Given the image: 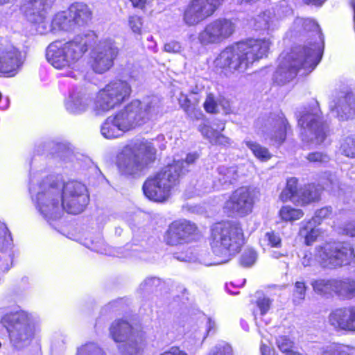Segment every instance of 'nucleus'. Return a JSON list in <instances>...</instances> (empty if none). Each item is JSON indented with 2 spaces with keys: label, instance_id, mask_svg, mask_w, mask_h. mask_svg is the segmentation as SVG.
<instances>
[{
  "label": "nucleus",
  "instance_id": "obj_50",
  "mask_svg": "<svg viewBox=\"0 0 355 355\" xmlns=\"http://www.w3.org/2000/svg\"><path fill=\"white\" fill-rule=\"evenodd\" d=\"M257 259V253L252 249L244 251L241 257V263L245 267L252 266Z\"/></svg>",
  "mask_w": 355,
  "mask_h": 355
},
{
  "label": "nucleus",
  "instance_id": "obj_6",
  "mask_svg": "<svg viewBox=\"0 0 355 355\" xmlns=\"http://www.w3.org/2000/svg\"><path fill=\"white\" fill-rule=\"evenodd\" d=\"M29 190L37 209L47 221L61 217L63 207L58 182L53 180L51 177H47L37 186L34 184V180L31 179Z\"/></svg>",
  "mask_w": 355,
  "mask_h": 355
},
{
  "label": "nucleus",
  "instance_id": "obj_9",
  "mask_svg": "<svg viewBox=\"0 0 355 355\" xmlns=\"http://www.w3.org/2000/svg\"><path fill=\"white\" fill-rule=\"evenodd\" d=\"M298 124L302 128V141L307 146H318L327 138L328 128L324 123L318 103L304 108L298 115Z\"/></svg>",
  "mask_w": 355,
  "mask_h": 355
},
{
  "label": "nucleus",
  "instance_id": "obj_29",
  "mask_svg": "<svg viewBox=\"0 0 355 355\" xmlns=\"http://www.w3.org/2000/svg\"><path fill=\"white\" fill-rule=\"evenodd\" d=\"M322 189L320 186L308 184L300 188L295 203L306 205L318 201L320 198Z\"/></svg>",
  "mask_w": 355,
  "mask_h": 355
},
{
  "label": "nucleus",
  "instance_id": "obj_5",
  "mask_svg": "<svg viewBox=\"0 0 355 355\" xmlns=\"http://www.w3.org/2000/svg\"><path fill=\"white\" fill-rule=\"evenodd\" d=\"M243 243V233L239 224L223 222L211 229L210 245L216 256L222 258L218 263L228 261L236 254Z\"/></svg>",
  "mask_w": 355,
  "mask_h": 355
},
{
  "label": "nucleus",
  "instance_id": "obj_47",
  "mask_svg": "<svg viewBox=\"0 0 355 355\" xmlns=\"http://www.w3.org/2000/svg\"><path fill=\"white\" fill-rule=\"evenodd\" d=\"M276 344L279 349L283 353H285L286 355H288L289 352L293 351L292 349L294 346V343L286 336H279L276 339Z\"/></svg>",
  "mask_w": 355,
  "mask_h": 355
},
{
  "label": "nucleus",
  "instance_id": "obj_14",
  "mask_svg": "<svg viewBox=\"0 0 355 355\" xmlns=\"http://www.w3.org/2000/svg\"><path fill=\"white\" fill-rule=\"evenodd\" d=\"M58 187L61 188L63 210L71 214L81 213L89 200L86 187L77 181L58 182Z\"/></svg>",
  "mask_w": 355,
  "mask_h": 355
},
{
  "label": "nucleus",
  "instance_id": "obj_11",
  "mask_svg": "<svg viewBox=\"0 0 355 355\" xmlns=\"http://www.w3.org/2000/svg\"><path fill=\"white\" fill-rule=\"evenodd\" d=\"M132 89L129 83L123 80H115L101 89L94 105L96 115H103L116 106L121 105L130 96Z\"/></svg>",
  "mask_w": 355,
  "mask_h": 355
},
{
  "label": "nucleus",
  "instance_id": "obj_28",
  "mask_svg": "<svg viewBox=\"0 0 355 355\" xmlns=\"http://www.w3.org/2000/svg\"><path fill=\"white\" fill-rule=\"evenodd\" d=\"M89 103V98L85 93L73 91L67 99L65 106L68 112L77 114L85 112Z\"/></svg>",
  "mask_w": 355,
  "mask_h": 355
},
{
  "label": "nucleus",
  "instance_id": "obj_64",
  "mask_svg": "<svg viewBox=\"0 0 355 355\" xmlns=\"http://www.w3.org/2000/svg\"><path fill=\"white\" fill-rule=\"evenodd\" d=\"M130 1L134 8L139 9H144L146 3V0H130Z\"/></svg>",
  "mask_w": 355,
  "mask_h": 355
},
{
  "label": "nucleus",
  "instance_id": "obj_55",
  "mask_svg": "<svg viewBox=\"0 0 355 355\" xmlns=\"http://www.w3.org/2000/svg\"><path fill=\"white\" fill-rule=\"evenodd\" d=\"M160 284V280L155 277L147 278L141 284V288L146 291H153L154 287Z\"/></svg>",
  "mask_w": 355,
  "mask_h": 355
},
{
  "label": "nucleus",
  "instance_id": "obj_57",
  "mask_svg": "<svg viewBox=\"0 0 355 355\" xmlns=\"http://www.w3.org/2000/svg\"><path fill=\"white\" fill-rule=\"evenodd\" d=\"M174 257L181 261H193L196 257L191 251L187 250L185 252H176L173 254Z\"/></svg>",
  "mask_w": 355,
  "mask_h": 355
},
{
  "label": "nucleus",
  "instance_id": "obj_36",
  "mask_svg": "<svg viewBox=\"0 0 355 355\" xmlns=\"http://www.w3.org/2000/svg\"><path fill=\"white\" fill-rule=\"evenodd\" d=\"M320 355H355V349L348 346L332 343L320 349Z\"/></svg>",
  "mask_w": 355,
  "mask_h": 355
},
{
  "label": "nucleus",
  "instance_id": "obj_60",
  "mask_svg": "<svg viewBox=\"0 0 355 355\" xmlns=\"http://www.w3.org/2000/svg\"><path fill=\"white\" fill-rule=\"evenodd\" d=\"M160 355H188V354L184 350H182L179 347L173 346Z\"/></svg>",
  "mask_w": 355,
  "mask_h": 355
},
{
  "label": "nucleus",
  "instance_id": "obj_48",
  "mask_svg": "<svg viewBox=\"0 0 355 355\" xmlns=\"http://www.w3.org/2000/svg\"><path fill=\"white\" fill-rule=\"evenodd\" d=\"M208 355H233V351L228 343L221 342L216 345Z\"/></svg>",
  "mask_w": 355,
  "mask_h": 355
},
{
  "label": "nucleus",
  "instance_id": "obj_18",
  "mask_svg": "<svg viewBox=\"0 0 355 355\" xmlns=\"http://www.w3.org/2000/svg\"><path fill=\"white\" fill-rule=\"evenodd\" d=\"M222 4V0H192L184 9V22L196 26L211 17Z\"/></svg>",
  "mask_w": 355,
  "mask_h": 355
},
{
  "label": "nucleus",
  "instance_id": "obj_38",
  "mask_svg": "<svg viewBox=\"0 0 355 355\" xmlns=\"http://www.w3.org/2000/svg\"><path fill=\"white\" fill-rule=\"evenodd\" d=\"M300 189H297V180L295 178H291L287 180L286 188L282 191L279 198L285 202L291 200L295 202L296 198L298 194Z\"/></svg>",
  "mask_w": 355,
  "mask_h": 355
},
{
  "label": "nucleus",
  "instance_id": "obj_10",
  "mask_svg": "<svg viewBox=\"0 0 355 355\" xmlns=\"http://www.w3.org/2000/svg\"><path fill=\"white\" fill-rule=\"evenodd\" d=\"M28 314L22 311L6 313L1 318V323L9 332L12 346L21 349L29 345L34 338V328L30 323Z\"/></svg>",
  "mask_w": 355,
  "mask_h": 355
},
{
  "label": "nucleus",
  "instance_id": "obj_1",
  "mask_svg": "<svg viewBox=\"0 0 355 355\" xmlns=\"http://www.w3.org/2000/svg\"><path fill=\"white\" fill-rule=\"evenodd\" d=\"M161 101L157 97L133 100L114 115L108 116L101 126L102 136L112 139L144 125L162 113Z\"/></svg>",
  "mask_w": 355,
  "mask_h": 355
},
{
  "label": "nucleus",
  "instance_id": "obj_56",
  "mask_svg": "<svg viewBox=\"0 0 355 355\" xmlns=\"http://www.w3.org/2000/svg\"><path fill=\"white\" fill-rule=\"evenodd\" d=\"M86 245L92 250L96 251L98 253H106L104 242L101 238H98L95 242L92 241L90 245L88 243H86Z\"/></svg>",
  "mask_w": 355,
  "mask_h": 355
},
{
  "label": "nucleus",
  "instance_id": "obj_32",
  "mask_svg": "<svg viewBox=\"0 0 355 355\" xmlns=\"http://www.w3.org/2000/svg\"><path fill=\"white\" fill-rule=\"evenodd\" d=\"M218 176L217 181L218 185L216 184V187H223L227 188L239 178L238 167L236 166H220L217 168Z\"/></svg>",
  "mask_w": 355,
  "mask_h": 355
},
{
  "label": "nucleus",
  "instance_id": "obj_30",
  "mask_svg": "<svg viewBox=\"0 0 355 355\" xmlns=\"http://www.w3.org/2000/svg\"><path fill=\"white\" fill-rule=\"evenodd\" d=\"M76 26L71 17L68 10L59 12L55 14L51 21V31H72Z\"/></svg>",
  "mask_w": 355,
  "mask_h": 355
},
{
  "label": "nucleus",
  "instance_id": "obj_21",
  "mask_svg": "<svg viewBox=\"0 0 355 355\" xmlns=\"http://www.w3.org/2000/svg\"><path fill=\"white\" fill-rule=\"evenodd\" d=\"M25 60L24 54L16 47L0 41V73L8 77L15 76Z\"/></svg>",
  "mask_w": 355,
  "mask_h": 355
},
{
  "label": "nucleus",
  "instance_id": "obj_24",
  "mask_svg": "<svg viewBox=\"0 0 355 355\" xmlns=\"http://www.w3.org/2000/svg\"><path fill=\"white\" fill-rule=\"evenodd\" d=\"M266 133L268 138L277 144H281L286 137L290 126L282 113L270 116L268 120Z\"/></svg>",
  "mask_w": 355,
  "mask_h": 355
},
{
  "label": "nucleus",
  "instance_id": "obj_52",
  "mask_svg": "<svg viewBox=\"0 0 355 355\" xmlns=\"http://www.w3.org/2000/svg\"><path fill=\"white\" fill-rule=\"evenodd\" d=\"M198 130L201 132L202 136L210 141H213V139H214L217 131L213 130L210 126L206 125V124H200L198 127Z\"/></svg>",
  "mask_w": 355,
  "mask_h": 355
},
{
  "label": "nucleus",
  "instance_id": "obj_53",
  "mask_svg": "<svg viewBox=\"0 0 355 355\" xmlns=\"http://www.w3.org/2000/svg\"><path fill=\"white\" fill-rule=\"evenodd\" d=\"M198 159V155L196 153L188 154L185 160H178L175 161L173 164H175L177 162H183L182 168V176L185 173L186 171H188L187 167L194 163V162Z\"/></svg>",
  "mask_w": 355,
  "mask_h": 355
},
{
  "label": "nucleus",
  "instance_id": "obj_44",
  "mask_svg": "<svg viewBox=\"0 0 355 355\" xmlns=\"http://www.w3.org/2000/svg\"><path fill=\"white\" fill-rule=\"evenodd\" d=\"M128 26L131 31L136 35L142 34L143 19L138 15H131L128 17Z\"/></svg>",
  "mask_w": 355,
  "mask_h": 355
},
{
  "label": "nucleus",
  "instance_id": "obj_7",
  "mask_svg": "<svg viewBox=\"0 0 355 355\" xmlns=\"http://www.w3.org/2000/svg\"><path fill=\"white\" fill-rule=\"evenodd\" d=\"M155 150L145 139L135 141L125 146L117 155L116 165L122 175L139 174L155 159Z\"/></svg>",
  "mask_w": 355,
  "mask_h": 355
},
{
  "label": "nucleus",
  "instance_id": "obj_54",
  "mask_svg": "<svg viewBox=\"0 0 355 355\" xmlns=\"http://www.w3.org/2000/svg\"><path fill=\"white\" fill-rule=\"evenodd\" d=\"M265 240L268 241L271 247L277 248L281 245V239L278 234L273 232H267L265 234Z\"/></svg>",
  "mask_w": 355,
  "mask_h": 355
},
{
  "label": "nucleus",
  "instance_id": "obj_25",
  "mask_svg": "<svg viewBox=\"0 0 355 355\" xmlns=\"http://www.w3.org/2000/svg\"><path fill=\"white\" fill-rule=\"evenodd\" d=\"M350 306L333 311L329 315V322L337 331L352 332Z\"/></svg>",
  "mask_w": 355,
  "mask_h": 355
},
{
  "label": "nucleus",
  "instance_id": "obj_43",
  "mask_svg": "<svg viewBox=\"0 0 355 355\" xmlns=\"http://www.w3.org/2000/svg\"><path fill=\"white\" fill-rule=\"evenodd\" d=\"M76 355H105L104 352L95 343H87L78 349Z\"/></svg>",
  "mask_w": 355,
  "mask_h": 355
},
{
  "label": "nucleus",
  "instance_id": "obj_26",
  "mask_svg": "<svg viewBox=\"0 0 355 355\" xmlns=\"http://www.w3.org/2000/svg\"><path fill=\"white\" fill-rule=\"evenodd\" d=\"M216 331V323L210 318H207L205 324L196 329H194L189 335L187 343H191V346L187 348L189 349H196L200 347L211 333Z\"/></svg>",
  "mask_w": 355,
  "mask_h": 355
},
{
  "label": "nucleus",
  "instance_id": "obj_2",
  "mask_svg": "<svg viewBox=\"0 0 355 355\" xmlns=\"http://www.w3.org/2000/svg\"><path fill=\"white\" fill-rule=\"evenodd\" d=\"M270 44L268 39L249 40L228 46L215 59V67L226 73L244 72L266 55Z\"/></svg>",
  "mask_w": 355,
  "mask_h": 355
},
{
  "label": "nucleus",
  "instance_id": "obj_40",
  "mask_svg": "<svg viewBox=\"0 0 355 355\" xmlns=\"http://www.w3.org/2000/svg\"><path fill=\"white\" fill-rule=\"evenodd\" d=\"M275 15L270 10L264 11L254 18V27L256 29L266 30L272 27Z\"/></svg>",
  "mask_w": 355,
  "mask_h": 355
},
{
  "label": "nucleus",
  "instance_id": "obj_49",
  "mask_svg": "<svg viewBox=\"0 0 355 355\" xmlns=\"http://www.w3.org/2000/svg\"><path fill=\"white\" fill-rule=\"evenodd\" d=\"M332 214L331 207H323L315 211L314 216L312 218L311 221L314 223V225H320L322 221L326 218L330 217Z\"/></svg>",
  "mask_w": 355,
  "mask_h": 355
},
{
  "label": "nucleus",
  "instance_id": "obj_33",
  "mask_svg": "<svg viewBox=\"0 0 355 355\" xmlns=\"http://www.w3.org/2000/svg\"><path fill=\"white\" fill-rule=\"evenodd\" d=\"M180 107L184 110L189 118L193 120H199L202 118V111L196 107V103H191L188 96L180 93L178 97Z\"/></svg>",
  "mask_w": 355,
  "mask_h": 355
},
{
  "label": "nucleus",
  "instance_id": "obj_46",
  "mask_svg": "<svg viewBox=\"0 0 355 355\" xmlns=\"http://www.w3.org/2000/svg\"><path fill=\"white\" fill-rule=\"evenodd\" d=\"M203 105L207 112L216 114L219 112V98H216L212 94H209Z\"/></svg>",
  "mask_w": 355,
  "mask_h": 355
},
{
  "label": "nucleus",
  "instance_id": "obj_39",
  "mask_svg": "<svg viewBox=\"0 0 355 355\" xmlns=\"http://www.w3.org/2000/svg\"><path fill=\"white\" fill-rule=\"evenodd\" d=\"M279 216L282 220L285 222L293 223L295 220H299L304 216V212L300 209H296L291 206H283L279 211Z\"/></svg>",
  "mask_w": 355,
  "mask_h": 355
},
{
  "label": "nucleus",
  "instance_id": "obj_42",
  "mask_svg": "<svg viewBox=\"0 0 355 355\" xmlns=\"http://www.w3.org/2000/svg\"><path fill=\"white\" fill-rule=\"evenodd\" d=\"M306 286L304 282H295L293 293V302L295 304H300L304 301L306 295Z\"/></svg>",
  "mask_w": 355,
  "mask_h": 355
},
{
  "label": "nucleus",
  "instance_id": "obj_27",
  "mask_svg": "<svg viewBox=\"0 0 355 355\" xmlns=\"http://www.w3.org/2000/svg\"><path fill=\"white\" fill-rule=\"evenodd\" d=\"M76 27L86 24L91 20L92 12L85 3L76 2L67 9Z\"/></svg>",
  "mask_w": 355,
  "mask_h": 355
},
{
  "label": "nucleus",
  "instance_id": "obj_13",
  "mask_svg": "<svg viewBox=\"0 0 355 355\" xmlns=\"http://www.w3.org/2000/svg\"><path fill=\"white\" fill-rule=\"evenodd\" d=\"M306 60L305 49H294L286 56L282 55L279 64L273 75V79L278 84H284L292 80L300 69L308 72L311 71L315 67L304 66Z\"/></svg>",
  "mask_w": 355,
  "mask_h": 355
},
{
  "label": "nucleus",
  "instance_id": "obj_20",
  "mask_svg": "<svg viewBox=\"0 0 355 355\" xmlns=\"http://www.w3.org/2000/svg\"><path fill=\"white\" fill-rule=\"evenodd\" d=\"M296 23L302 24L305 31L313 33V36L315 37L313 43H309V46L297 47L296 49L306 50V60L304 66L315 67L319 63L323 52V38L319 26L314 20L310 19H299Z\"/></svg>",
  "mask_w": 355,
  "mask_h": 355
},
{
  "label": "nucleus",
  "instance_id": "obj_8",
  "mask_svg": "<svg viewBox=\"0 0 355 355\" xmlns=\"http://www.w3.org/2000/svg\"><path fill=\"white\" fill-rule=\"evenodd\" d=\"M183 162L171 164L155 175L148 178L143 185L145 196L155 202H164L180 183Z\"/></svg>",
  "mask_w": 355,
  "mask_h": 355
},
{
  "label": "nucleus",
  "instance_id": "obj_35",
  "mask_svg": "<svg viewBox=\"0 0 355 355\" xmlns=\"http://www.w3.org/2000/svg\"><path fill=\"white\" fill-rule=\"evenodd\" d=\"M243 144L252 151L254 156L261 162H267L272 157L268 149L256 141L245 139Z\"/></svg>",
  "mask_w": 355,
  "mask_h": 355
},
{
  "label": "nucleus",
  "instance_id": "obj_4",
  "mask_svg": "<svg viewBox=\"0 0 355 355\" xmlns=\"http://www.w3.org/2000/svg\"><path fill=\"white\" fill-rule=\"evenodd\" d=\"M315 259L309 252H304L301 258L304 267L313 265L315 261L322 268L336 269L349 265L354 259V251L352 245L343 242H328L315 248Z\"/></svg>",
  "mask_w": 355,
  "mask_h": 355
},
{
  "label": "nucleus",
  "instance_id": "obj_63",
  "mask_svg": "<svg viewBox=\"0 0 355 355\" xmlns=\"http://www.w3.org/2000/svg\"><path fill=\"white\" fill-rule=\"evenodd\" d=\"M260 352L261 355H276L275 354V352L272 349H271L269 346L263 343H261L260 347Z\"/></svg>",
  "mask_w": 355,
  "mask_h": 355
},
{
  "label": "nucleus",
  "instance_id": "obj_62",
  "mask_svg": "<svg viewBox=\"0 0 355 355\" xmlns=\"http://www.w3.org/2000/svg\"><path fill=\"white\" fill-rule=\"evenodd\" d=\"M219 107H221L225 114L231 112V107L230 102L225 98H219Z\"/></svg>",
  "mask_w": 355,
  "mask_h": 355
},
{
  "label": "nucleus",
  "instance_id": "obj_59",
  "mask_svg": "<svg viewBox=\"0 0 355 355\" xmlns=\"http://www.w3.org/2000/svg\"><path fill=\"white\" fill-rule=\"evenodd\" d=\"M211 144L226 146L230 144L231 142L228 137H226L217 132L213 141H211Z\"/></svg>",
  "mask_w": 355,
  "mask_h": 355
},
{
  "label": "nucleus",
  "instance_id": "obj_12",
  "mask_svg": "<svg viewBox=\"0 0 355 355\" xmlns=\"http://www.w3.org/2000/svg\"><path fill=\"white\" fill-rule=\"evenodd\" d=\"M110 335L119 343V349L124 355H137L140 352L141 336L127 321H114L110 327Z\"/></svg>",
  "mask_w": 355,
  "mask_h": 355
},
{
  "label": "nucleus",
  "instance_id": "obj_3",
  "mask_svg": "<svg viewBox=\"0 0 355 355\" xmlns=\"http://www.w3.org/2000/svg\"><path fill=\"white\" fill-rule=\"evenodd\" d=\"M96 38V34L89 31L68 42L55 41L46 49V60L54 68L64 70L65 76L73 77L72 70Z\"/></svg>",
  "mask_w": 355,
  "mask_h": 355
},
{
  "label": "nucleus",
  "instance_id": "obj_37",
  "mask_svg": "<svg viewBox=\"0 0 355 355\" xmlns=\"http://www.w3.org/2000/svg\"><path fill=\"white\" fill-rule=\"evenodd\" d=\"M300 234L304 237L307 245H311L319 235L318 230L315 228L314 223L311 220H304L301 223Z\"/></svg>",
  "mask_w": 355,
  "mask_h": 355
},
{
  "label": "nucleus",
  "instance_id": "obj_51",
  "mask_svg": "<svg viewBox=\"0 0 355 355\" xmlns=\"http://www.w3.org/2000/svg\"><path fill=\"white\" fill-rule=\"evenodd\" d=\"M307 160L310 162L313 163H324L329 161V157L327 155L321 152H313L306 156Z\"/></svg>",
  "mask_w": 355,
  "mask_h": 355
},
{
  "label": "nucleus",
  "instance_id": "obj_58",
  "mask_svg": "<svg viewBox=\"0 0 355 355\" xmlns=\"http://www.w3.org/2000/svg\"><path fill=\"white\" fill-rule=\"evenodd\" d=\"M164 49L166 52L176 53L181 51L182 47L179 42L171 41L165 44Z\"/></svg>",
  "mask_w": 355,
  "mask_h": 355
},
{
  "label": "nucleus",
  "instance_id": "obj_16",
  "mask_svg": "<svg viewBox=\"0 0 355 355\" xmlns=\"http://www.w3.org/2000/svg\"><path fill=\"white\" fill-rule=\"evenodd\" d=\"M233 22L226 19H218L207 24L198 35V40L202 46L219 44L229 38L234 32Z\"/></svg>",
  "mask_w": 355,
  "mask_h": 355
},
{
  "label": "nucleus",
  "instance_id": "obj_45",
  "mask_svg": "<svg viewBox=\"0 0 355 355\" xmlns=\"http://www.w3.org/2000/svg\"><path fill=\"white\" fill-rule=\"evenodd\" d=\"M340 149L343 155L348 157H355V138L347 137L343 141Z\"/></svg>",
  "mask_w": 355,
  "mask_h": 355
},
{
  "label": "nucleus",
  "instance_id": "obj_31",
  "mask_svg": "<svg viewBox=\"0 0 355 355\" xmlns=\"http://www.w3.org/2000/svg\"><path fill=\"white\" fill-rule=\"evenodd\" d=\"M343 300H352L355 297V279L352 278H336L335 293Z\"/></svg>",
  "mask_w": 355,
  "mask_h": 355
},
{
  "label": "nucleus",
  "instance_id": "obj_15",
  "mask_svg": "<svg viewBox=\"0 0 355 355\" xmlns=\"http://www.w3.org/2000/svg\"><path fill=\"white\" fill-rule=\"evenodd\" d=\"M119 55V48L110 38L100 40L90 53V66L97 73L109 71Z\"/></svg>",
  "mask_w": 355,
  "mask_h": 355
},
{
  "label": "nucleus",
  "instance_id": "obj_41",
  "mask_svg": "<svg viewBox=\"0 0 355 355\" xmlns=\"http://www.w3.org/2000/svg\"><path fill=\"white\" fill-rule=\"evenodd\" d=\"M272 300L266 295L259 296L255 301L256 308L253 310V313L256 318L258 314L261 315H266L270 310Z\"/></svg>",
  "mask_w": 355,
  "mask_h": 355
},
{
  "label": "nucleus",
  "instance_id": "obj_22",
  "mask_svg": "<svg viewBox=\"0 0 355 355\" xmlns=\"http://www.w3.org/2000/svg\"><path fill=\"white\" fill-rule=\"evenodd\" d=\"M197 231L194 223L186 220L173 222L164 235V241L169 245H182L190 242Z\"/></svg>",
  "mask_w": 355,
  "mask_h": 355
},
{
  "label": "nucleus",
  "instance_id": "obj_17",
  "mask_svg": "<svg viewBox=\"0 0 355 355\" xmlns=\"http://www.w3.org/2000/svg\"><path fill=\"white\" fill-rule=\"evenodd\" d=\"M257 198L254 189L240 187L235 190L225 202V211L232 215L241 217L252 213Z\"/></svg>",
  "mask_w": 355,
  "mask_h": 355
},
{
  "label": "nucleus",
  "instance_id": "obj_34",
  "mask_svg": "<svg viewBox=\"0 0 355 355\" xmlns=\"http://www.w3.org/2000/svg\"><path fill=\"white\" fill-rule=\"evenodd\" d=\"M313 291L320 295H329L335 293L336 278L318 279L311 282Z\"/></svg>",
  "mask_w": 355,
  "mask_h": 355
},
{
  "label": "nucleus",
  "instance_id": "obj_19",
  "mask_svg": "<svg viewBox=\"0 0 355 355\" xmlns=\"http://www.w3.org/2000/svg\"><path fill=\"white\" fill-rule=\"evenodd\" d=\"M9 1L10 0H0V6ZM55 1V0H24L21 10L30 22L37 24V31L40 34L46 31V12Z\"/></svg>",
  "mask_w": 355,
  "mask_h": 355
},
{
  "label": "nucleus",
  "instance_id": "obj_61",
  "mask_svg": "<svg viewBox=\"0 0 355 355\" xmlns=\"http://www.w3.org/2000/svg\"><path fill=\"white\" fill-rule=\"evenodd\" d=\"M343 232L347 236L355 238V222L345 225L343 228Z\"/></svg>",
  "mask_w": 355,
  "mask_h": 355
},
{
  "label": "nucleus",
  "instance_id": "obj_23",
  "mask_svg": "<svg viewBox=\"0 0 355 355\" xmlns=\"http://www.w3.org/2000/svg\"><path fill=\"white\" fill-rule=\"evenodd\" d=\"M329 106L340 120H348L355 116V96L352 92L340 93Z\"/></svg>",
  "mask_w": 355,
  "mask_h": 355
}]
</instances>
